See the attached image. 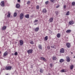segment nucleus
<instances>
[{
    "instance_id": "obj_1",
    "label": "nucleus",
    "mask_w": 75,
    "mask_h": 75,
    "mask_svg": "<svg viewBox=\"0 0 75 75\" xmlns=\"http://www.w3.org/2000/svg\"><path fill=\"white\" fill-rule=\"evenodd\" d=\"M24 13H21L19 16V17L20 18V19L21 20H23V18L24 17Z\"/></svg>"
},
{
    "instance_id": "obj_2",
    "label": "nucleus",
    "mask_w": 75,
    "mask_h": 75,
    "mask_svg": "<svg viewBox=\"0 0 75 75\" xmlns=\"http://www.w3.org/2000/svg\"><path fill=\"white\" fill-rule=\"evenodd\" d=\"M33 49H30L27 50V52L28 53V54H32V53H33Z\"/></svg>"
},
{
    "instance_id": "obj_3",
    "label": "nucleus",
    "mask_w": 75,
    "mask_h": 75,
    "mask_svg": "<svg viewBox=\"0 0 75 75\" xmlns=\"http://www.w3.org/2000/svg\"><path fill=\"white\" fill-rule=\"evenodd\" d=\"M11 68H12V67L11 66H7L5 68V69L6 70H11Z\"/></svg>"
},
{
    "instance_id": "obj_4",
    "label": "nucleus",
    "mask_w": 75,
    "mask_h": 75,
    "mask_svg": "<svg viewBox=\"0 0 75 75\" xmlns=\"http://www.w3.org/2000/svg\"><path fill=\"white\" fill-rule=\"evenodd\" d=\"M0 5L2 7H4V1H1Z\"/></svg>"
},
{
    "instance_id": "obj_5",
    "label": "nucleus",
    "mask_w": 75,
    "mask_h": 75,
    "mask_svg": "<svg viewBox=\"0 0 75 75\" xmlns=\"http://www.w3.org/2000/svg\"><path fill=\"white\" fill-rule=\"evenodd\" d=\"M66 60L67 62H70L71 59H70V58L68 56L66 57Z\"/></svg>"
},
{
    "instance_id": "obj_6",
    "label": "nucleus",
    "mask_w": 75,
    "mask_h": 75,
    "mask_svg": "<svg viewBox=\"0 0 75 75\" xmlns=\"http://www.w3.org/2000/svg\"><path fill=\"white\" fill-rule=\"evenodd\" d=\"M20 44V45H23V44L24 43V42L22 40H21L19 41Z\"/></svg>"
},
{
    "instance_id": "obj_7",
    "label": "nucleus",
    "mask_w": 75,
    "mask_h": 75,
    "mask_svg": "<svg viewBox=\"0 0 75 75\" xmlns=\"http://www.w3.org/2000/svg\"><path fill=\"white\" fill-rule=\"evenodd\" d=\"M60 52V53H64V52H65V50H64V49L63 48L61 49Z\"/></svg>"
},
{
    "instance_id": "obj_8",
    "label": "nucleus",
    "mask_w": 75,
    "mask_h": 75,
    "mask_svg": "<svg viewBox=\"0 0 75 75\" xmlns=\"http://www.w3.org/2000/svg\"><path fill=\"white\" fill-rule=\"evenodd\" d=\"M40 59L41 60H43L44 61L46 62L47 61V60L44 57H40Z\"/></svg>"
},
{
    "instance_id": "obj_9",
    "label": "nucleus",
    "mask_w": 75,
    "mask_h": 75,
    "mask_svg": "<svg viewBox=\"0 0 75 75\" xmlns=\"http://www.w3.org/2000/svg\"><path fill=\"white\" fill-rule=\"evenodd\" d=\"M66 46L67 48L71 47V44L69 43H66Z\"/></svg>"
},
{
    "instance_id": "obj_10",
    "label": "nucleus",
    "mask_w": 75,
    "mask_h": 75,
    "mask_svg": "<svg viewBox=\"0 0 75 75\" xmlns=\"http://www.w3.org/2000/svg\"><path fill=\"white\" fill-rule=\"evenodd\" d=\"M74 24V22L72 21H70L69 23V24L70 25H72Z\"/></svg>"
},
{
    "instance_id": "obj_11",
    "label": "nucleus",
    "mask_w": 75,
    "mask_h": 75,
    "mask_svg": "<svg viewBox=\"0 0 75 75\" xmlns=\"http://www.w3.org/2000/svg\"><path fill=\"white\" fill-rule=\"evenodd\" d=\"M54 19V18H51L49 20V21L50 23H52V22L53 21V20Z\"/></svg>"
},
{
    "instance_id": "obj_12",
    "label": "nucleus",
    "mask_w": 75,
    "mask_h": 75,
    "mask_svg": "<svg viewBox=\"0 0 75 75\" xmlns=\"http://www.w3.org/2000/svg\"><path fill=\"white\" fill-rule=\"evenodd\" d=\"M42 12L43 13H46L47 12V11L46 9L45 8L43 9Z\"/></svg>"
},
{
    "instance_id": "obj_13",
    "label": "nucleus",
    "mask_w": 75,
    "mask_h": 75,
    "mask_svg": "<svg viewBox=\"0 0 75 75\" xmlns=\"http://www.w3.org/2000/svg\"><path fill=\"white\" fill-rule=\"evenodd\" d=\"M20 7V4H17L16 5V7L17 8H19Z\"/></svg>"
},
{
    "instance_id": "obj_14",
    "label": "nucleus",
    "mask_w": 75,
    "mask_h": 75,
    "mask_svg": "<svg viewBox=\"0 0 75 75\" xmlns=\"http://www.w3.org/2000/svg\"><path fill=\"white\" fill-rule=\"evenodd\" d=\"M25 18H29L30 17V15L29 14H27L25 16Z\"/></svg>"
},
{
    "instance_id": "obj_15",
    "label": "nucleus",
    "mask_w": 75,
    "mask_h": 75,
    "mask_svg": "<svg viewBox=\"0 0 75 75\" xmlns=\"http://www.w3.org/2000/svg\"><path fill=\"white\" fill-rule=\"evenodd\" d=\"M39 27H37L36 28H35V32H38V30H39Z\"/></svg>"
},
{
    "instance_id": "obj_16",
    "label": "nucleus",
    "mask_w": 75,
    "mask_h": 75,
    "mask_svg": "<svg viewBox=\"0 0 75 75\" xmlns=\"http://www.w3.org/2000/svg\"><path fill=\"white\" fill-rule=\"evenodd\" d=\"M66 72V70L64 69H63L62 70H61L60 71V72Z\"/></svg>"
},
{
    "instance_id": "obj_17",
    "label": "nucleus",
    "mask_w": 75,
    "mask_h": 75,
    "mask_svg": "<svg viewBox=\"0 0 75 75\" xmlns=\"http://www.w3.org/2000/svg\"><path fill=\"white\" fill-rule=\"evenodd\" d=\"M6 55H7V52H6L4 53L3 57H6Z\"/></svg>"
},
{
    "instance_id": "obj_18",
    "label": "nucleus",
    "mask_w": 75,
    "mask_h": 75,
    "mask_svg": "<svg viewBox=\"0 0 75 75\" xmlns=\"http://www.w3.org/2000/svg\"><path fill=\"white\" fill-rule=\"evenodd\" d=\"M71 32V30H67V31H66V33H70Z\"/></svg>"
},
{
    "instance_id": "obj_19",
    "label": "nucleus",
    "mask_w": 75,
    "mask_h": 75,
    "mask_svg": "<svg viewBox=\"0 0 75 75\" xmlns=\"http://www.w3.org/2000/svg\"><path fill=\"white\" fill-rule=\"evenodd\" d=\"M57 38H60V37H61V34L60 33H58L57 34Z\"/></svg>"
},
{
    "instance_id": "obj_20",
    "label": "nucleus",
    "mask_w": 75,
    "mask_h": 75,
    "mask_svg": "<svg viewBox=\"0 0 75 75\" xmlns=\"http://www.w3.org/2000/svg\"><path fill=\"white\" fill-rule=\"evenodd\" d=\"M39 48L40 50H42V45H39Z\"/></svg>"
},
{
    "instance_id": "obj_21",
    "label": "nucleus",
    "mask_w": 75,
    "mask_h": 75,
    "mask_svg": "<svg viewBox=\"0 0 75 75\" xmlns=\"http://www.w3.org/2000/svg\"><path fill=\"white\" fill-rule=\"evenodd\" d=\"M8 15L7 16V17L8 18H9V17H10V12H8Z\"/></svg>"
},
{
    "instance_id": "obj_22",
    "label": "nucleus",
    "mask_w": 75,
    "mask_h": 75,
    "mask_svg": "<svg viewBox=\"0 0 75 75\" xmlns=\"http://www.w3.org/2000/svg\"><path fill=\"white\" fill-rule=\"evenodd\" d=\"M45 40V41H47L48 40V36H46L44 39Z\"/></svg>"
},
{
    "instance_id": "obj_23",
    "label": "nucleus",
    "mask_w": 75,
    "mask_h": 75,
    "mask_svg": "<svg viewBox=\"0 0 75 75\" xmlns=\"http://www.w3.org/2000/svg\"><path fill=\"white\" fill-rule=\"evenodd\" d=\"M57 58H56V57L55 56H53L52 58L53 60H55Z\"/></svg>"
},
{
    "instance_id": "obj_24",
    "label": "nucleus",
    "mask_w": 75,
    "mask_h": 75,
    "mask_svg": "<svg viewBox=\"0 0 75 75\" xmlns=\"http://www.w3.org/2000/svg\"><path fill=\"white\" fill-rule=\"evenodd\" d=\"M64 60L63 59H61L60 60L59 62H64Z\"/></svg>"
},
{
    "instance_id": "obj_25",
    "label": "nucleus",
    "mask_w": 75,
    "mask_h": 75,
    "mask_svg": "<svg viewBox=\"0 0 75 75\" xmlns=\"http://www.w3.org/2000/svg\"><path fill=\"white\" fill-rule=\"evenodd\" d=\"M69 14H69V11H68V12H67L66 14V16H69Z\"/></svg>"
},
{
    "instance_id": "obj_26",
    "label": "nucleus",
    "mask_w": 75,
    "mask_h": 75,
    "mask_svg": "<svg viewBox=\"0 0 75 75\" xmlns=\"http://www.w3.org/2000/svg\"><path fill=\"white\" fill-rule=\"evenodd\" d=\"M74 68V66L73 65H72L70 66V69H72Z\"/></svg>"
},
{
    "instance_id": "obj_27",
    "label": "nucleus",
    "mask_w": 75,
    "mask_h": 75,
    "mask_svg": "<svg viewBox=\"0 0 75 75\" xmlns=\"http://www.w3.org/2000/svg\"><path fill=\"white\" fill-rule=\"evenodd\" d=\"M30 43L31 44H34V42H33V41L31 40L30 42Z\"/></svg>"
},
{
    "instance_id": "obj_28",
    "label": "nucleus",
    "mask_w": 75,
    "mask_h": 75,
    "mask_svg": "<svg viewBox=\"0 0 75 75\" xmlns=\"http://www.w3.org/2000/svg\"><path fill=\"white\" fill-rule=\"evenodd\" d=\"M72 5L73 6H75V2H73L72 3Z\"/></svg>"
},
{
    "instance_id": "obj_29",
    "label": "nucleus",
    "mask_w": 75,
    "mask_h": 75,
    "mask_svg": "<svg viewBox=\"0 0 75 75\" xmlns=\"http://www.w3.org/2000/svg\"><path fill=\"white\" fill-rule=\"evenodd\" d=\"M6 26H4L2 28V30H6Z\"/></svg>"
},
{
    "instance_id": "obj_30",
    "label": "nucleus",
    "mask_w": 75,
    "mask_h": 75,
    "mask_svg": "<svg viewBox=\"0 0 75 75\" xmlns=\"http://www.w3.org/2000/svg\"><path fill=\"white\" fill-rule=\"evenodd\" d=\"M14 17H16L17 16V13H15L14 14V15H13Z\"/></svg>"
},
{
    "instance_id": "obj_31",
    "label": "nucleus",
    "mask_w": 75,
    "mask_h": 75,
    "mask_svg": "<svg viewBox=\"0 0 75 75\" xmlns=\"http://www.w3.org/2000/svg\"><path fill=\"white\" fill-rule=\"evenodd\" d=\"M39 6L37 5L36 6V9H37L38 10H39Z\"/></svg>"
},
{
    "instance_id": "obj_32",
    "label": "nucleus",
    "mask_w": 75,
    "mask_h": 75,
    "mask_svg": "<svg viewBox=\"0 0 75 75\" xmlns=\"http://www.w3.org/2000/svg\"><path fill=\"white\" fill-rule=\"evenodd\" d=\"M50 1L52 3H55V0H50Z\"/></svg>"
},
{
    "instance_id": "obj_33",
    "label": "nucleus",
    "mask_w": 75,
    "mask_h": 75,
    "mask_svg": "<svg viewBox=\"0 0 75 75\" xmlns=\"http://www.w3.org/2000/svg\"><path fill=\"white\" fill-rule=\"evenodd\" d=\"M55 14H56V15H58V13H58V11H56L55 12Z\"/></svg>"
},
{
    "instance_id": "obj_34",
    "label": "nucleus",
    "mask_w": 75,
    "mask_h": 75,
    "mask_svg": "<svg viewBox=\"0 0 75 75\" xmlns=\"http://www.w3.org/2000/svg\"><path fill=\"white\" fill-rule=\"evenodd\" d=\"M15 55H18V53L17 52H16L14 53Z\"/></svg>"
},
{
    "instance_id": "obj_35",
    "label": "nucleus",
    "mask_w": 75,
    "mask_h": 75,
    "mask_svg": "<svg viewBox=\"0 0 75 75\" xmlns=\"http://www.w3.org/2000/svg\"><path fill=\"white\" fill-rule=\"evenodd\" d=\"M36 22H37H37H38V20L36 19L34 21V23H36Z\"/></svg>"
},
{
    "instance_id": "obj_36",
    "label": "nucleus",
    "mask_w": 75,
    "mask_h": 75,
    "mask_svg": "<svg viewBox=\"0 0 75 75\" xmlns=\"http://www.w3.org/2000/svg\"><path fill=\"white\" fill-rule=\"evenodd\" d=\"M50 67H51V68H52V64H50Z\"/></svg>"
},
{
    "instance_id": "obj_37",
    "label": "nucleus",
    "mask_w": 75,
    "mask_h": 75,
    "mask_svg": "<svg viewBox=\"0 0 75 75\" xmlns=\"http://www.w3.org/2000/svg\"><path fill=\"white\" fill-rule=\"evenodd\" d=\"M48 3H49V1H47L45 2V4H48Z\"/></svg>"
},
{
    "instance_id": "obj_38",
    "label": "nucleus",
    "mask_w": 75,
    "mask_h": 75,
    "mask_svg": "<svg viewBox=\"0 0 75 75\" xmlns=\"http://www.w3.org/2000/svg\"><path fill=\"white\" fill-rule=\"evenodd\" d=\"M63 7H64V9H65L67 8V6H66V5H64L63 6Z\"/></svg>"
},
{
    "instance_id": "obj_39",
    "label": "nucleus",
    "mask_w": 75,
    "mask_h": 75,
    "mask_svg": "<svg viewBox=\"0 0 75 75\" xmlns=\"http://www.w3.org/2000/svg\"><path fill=\"white\" fill-rule=\"evenodd\" d=\"M59 7V5H57V6H56V8H58V7Z\"/></svg>"
},
{
    "instance_id": "obj_40",
    "label": "nucleus",
    "mask_w": 75,
    "mask_h": 75,
    "mask_svg": "<svg viewBox=\"0 0 75 75\" xmlns=\"http://www.w3.org/2000/svg\"><path fill=\"white\" fill-rule=\"evenodd\" d=\"M27 4H30V1H28L27 3Z\"/></svg>"
},
{
    "instance_id": "obj_41",
    "label": "nucleus",
    "mask_w": 75,
    "mask_h": 75,
    "mask_svg": "<svg viewBox=\"0 0 75 75\" xmlns=\"http://www.w3.org/2000/svg\"><path fill=\"white\" fill-rule=\"evenodd\" d=\"M47 49H48V50H50V46H48L47 47Z\"/></svg>"
},
{
    "instance_id": "obj_42",
    "label": "nucleus",
    "mask_w": 75,
    "mask_h": 75,
    "mask_svg": "<svg viewBox=\"0 0 75 75\" xmlns=\"http://www.w3.org/2000/svg\"><path fill=\"white\" fill-rule=\"evenodd\" d=\"M40 72H42V69H40Z\"/></svg>"
},
{
    "instance_id": "obj_43",
    "label": "nucleus",
    "mask_w": 75,
    "mask_h": 75,
    "mask_svg": "<svg viewBox=\"0 0 75 75\" xmlns=\"http://www.w3.org/2000/svg\"><path fill=\"white\" fill-rule=\"evenodd\" d=\"M18 2H20V0H18Z\"/></svg>"
},
{
    "instance_id": "obj_44",
    "label": "nucleus",
    "mask_w": 75,
    "mask_h": 75,
    "mask_svg": "<svg viewBox=\"0 0 75 75\" xmlns=\"http://www.w3.org/2000/svg\"><path fill=\"white\" fill-rule=\"evenodd\" d=\"M52 48H55V47H54V46H52Z\"/></svg>"
},
{
    "instance_id": "obj_45",
    "label": "nucleus",
    "mask_w": 75,
    "mask_h": 75,
    "mask_svg": "<svg viewBox=\"0 0 75 75\" xmlns=\"http://www.w3.org/2000/svg\"><path fill=\"white\" fill-rule=\"evenodd\" d=\"M6 75H9V74H6Z\"/></svg>"
},
{
    "instance_id": "obj_46",
    "label": "nucleus",
    "mask_w": 75,
    "mask_h": 75,
    "mask_svg": "<svg viewBox=\"0 0 75 75\" xmlns=\"http://www.w3.org/2000/svg\"><path fill=\"white\" fill-rule=\"evenodd\" d=\"M35 25H37V23L35 24Z\"/></svg>"
},
{
    "instance_id": "obj_47",
    "label": "nucleus",
    "mask_w": 75,
    "mask_h": 75,
    "mask_svg": "<svg viewBox=\"0 0 75 75\" xmlns=\"http://www.w3.org/2000/svg\"><path fill=\"white\" fill-rule=\"evenodd\" d=\"M71 54H73V53H72V52H71Z\"/></svg>"
},
{
    "instance_id": "obj_48",
    "label": "nucleus",
    "mask_w": 75,
    "mask_h": 75,
    "mask_svg": "<svg viewBox=\"0 0 75 75\" xmlns=\"http://www.w3.org/2000/svg\"><path fill=\"white\" fill-rule=\"evenodd\" d=\"M1 54V52L0 51V54Z\"/></svg>"
},
{
    "instance_id": "obj_49",
    "label": "nucleus",
    "mask_w": 75,
    "mask_h": 75,
    "mask_svg": "<svg viewBox=\"0 0 75 75\" xmlns=\"http://www.w3.org/2000/svg\"><path fill=\"white\" fill-rule=\"evenodd\" d=\"M52 47V46L51 47Z\"/></svg>"
},
{
    "instance_id": "obj_50",
    "label": "nucleus",
    "mask_w": 75,
    "mask_h": 75,
    "mask_svg": "<svg viewBox=\"0 0 75 75\" xmlns=\"http://www.w3.org/2000/svg\"><path fill=\"white\" fill-rule=\"evenodd\" d=\"M74 58H75V57H74Z\"/></svg>"
}]
</instances>
